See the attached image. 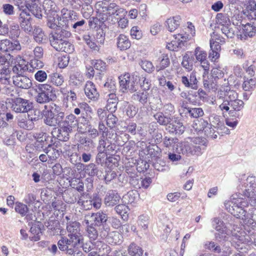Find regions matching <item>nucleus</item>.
<instances>
[{
    "mask_svg": "<svg viewBox=\"0 0 256 256\" xmlns=\"http://www.w3.org/2000/svg\"><path fill=\"white\" fill-rule=\"evenodd\" d=\"M178 141L176 138L164 136L162 142L164 146L168 148L174 149L176 145V152L187 156H200L207 146L206 140L199 137L193 138L192 144L186 142L178 143Z\"/></svg>",
    "mask_w": 256,
    "mask_h": 256,
    "instance_id": "f257e3e1",
    "label": "nucleus"
},
{
    "mask_svg": "<svg viewBox=\"0 0 256 256\" xmlns=\"http://www.w3.org/2000/svg\"><path fill=\"white\" fill-rule=\"evenodd\" d=\"M42 110L44 123L50 126H56L61 120L64 118V112L61 106L50 102L44 106Z\"/></svg>",
    "mask_w": 256,
    "mask_h": 256,
    "instance_id": "f03ea898",
    "label": "nucleus"
},
{
    "mask_svg": "<svg viewBox=\"0 0 256 256\" xmlns=\"http://www.w3.org/2000/svg\"><path fill=\"white\" fill-rule=\"evenodd\" d=\"M188 26L184 28V32H180L174 36V39L166 45L170 50L176 51L178 48H182L188 40L194 36L195 34L194 26L191 22H188Z\"/></svg>",
    "mask_w": 256,
    "mask_h": 256,
    "instance_id": "7ed1b4c3",
    "label": "nucleus"
},
{
    "mask_svg": "<svg viewBox=\"0 0 256 256\" xmlns=\"http://www.w3.org/2000/svg\"><path fill=\"white\" fill-rule=\"evenodd\" d=\"M120 86V90L124 92L129 90L130 92H134L138 90V82L140 81V77L134 74L129 73L125 74L119 77Z\"/></svg>",
    "mask_w": 256,
    "mask_h": 256,
    "instance_id": "20e7f679",
    "label": "nucleus"
},
{
    "mask_svg": "<svg viewBox=\"0 0 256 256\" xmlns=\"http://www.w3.org/2000/svg\"><path fill=\"white\" fill-rule=\"evenodd\" d=\"M232 91L228 92L220 91L216 93V99L222 103L219 105V109L224 114L225 112H228L230 114V111L232 110V100L234 96L232 93Z\"/></svg>",
    "mask_w": 256,
    "mask_h": 256,
    "instance_id": "39448f33",
    "label": "nucleus"
},
{
    "mask_svg": "<svg viewBox=\"0 0 256 256\" xmlns=\"http://www.w3.org/2000/svg\"><path fill=\"white\" fill-rule=\"evenodd\" d=\"M54 88L48 84H40L36 90L37 94L35 100L37 102L44 104L49 102L51 100V96Z\"/></svg>",
    "mask_w": 256,
    "mask_h": 256,
    "instance_id": "423d86ee",
    "label": "nucleus"
},
{
    "mask_svg": "<svg viewBox=\"0 0 256 256\" xmlns=\"http://www.w3.org/2000/svg\"><path fill=\"white\" fill-rule=\"evenodd\" d=\"M212 226L216 230L215 237L216 239L226 240L228 236L232 234L234 230H228L224 222L218 218H214L212 221Z\"/></svg>",
    "mask_w": 256,
    "mask_h": 256,
    "instance_id": "0eeeda50",
    "label": "nucleus"
},
{
    "mask_svg": "<svg viewBox=\"0 0 256 256\" xmlns=\"http://www.w3.org/2000/svg\"><path fill=\"white\" fill-rule=\"evenodd\" d=\"M32 102L28 100L20 97L12 100L11 108L16 112H28L32 109Z\"/></svg>",
    "mask_w": 256,
    "mask_h": 256,
    "instance_id": "6e6552de",
    "label": "nucleus"
},
{
    "mask_svg": "<svg viewBox=\"0 0 256 256\" xmlns=\"http://www.w3.org/2000/svg\"><path fill=\"white\" fill-rule=\"evenodd\" d=\"M68 238L62 236L58 242V246L60 250L68 252V250L70 248L77 247L82 243V240L77 238L70 234L68 236Z\"/></svg>",
    "mask_w": 256,
    "mask_h": 256,
    "instance_id": "1a4fd4ad",
    "label": "nucleus"
},
{
    "mask_svg": "<svg viewBox=\"0 0 256 256\" xmlns=\"http://www.w3.org/2000/svg\"><path fill=\"white\" fill-rule=\"evenodd\" d=\"M108 219L106 214L102 211H99L92 214H87L84 216V222L86 224L100 226L105 223Z\"/></svg>",
    "mask_w": 256,
    "mask_h": 256,
    "instance_id": "9d476101",
    "label": "nucleus"
},
{
    "mask_svg": "<svg viewBox=\"0 0 256 256\" xmlns=\"http://www.w3.org/2000/svg\"><path fill=\"white\" fill-rule=\"evenodd\" d=\"M240 204L243 206H248V202L247 200H245L244 198H236L233 196L232 198L230 200L226 202L224 204L227 210L236 217V215H238L236 210L238 208Z\"/></svg>",
    "mask_w": 256,
    "mask_h": 256,
    "instance_id": "9b49d317",
    "label": "nucleus"
},
{
    "mask_svg": "<svg viewBox=\"0 0 256 256\" xmlns=\"http://www.w3.org/2000/svg\"><path fill=\"white\" fill-rule=\"evenodd\" d=\"M232 240L236 242L252 244L255 234L252 233L250 236L248 235L244 231L240 229V228L236 227V229H234V232H232Z\"/></svg>",
    "mask_w": 256,
    "mask_h": 256,
    "instance_id": "f8f14e48",
    "label": "nucleus"
},
{
    "mask_svg": "<svg viewBox=\"0 0 256 256\" xmlns=\"http://www.w3.org/2000/svg\"><path fill=\"white\" fill-rule=\"evenodd\" d=\"M71 36V33L60 27L56 28V31L54 32H51L49 36L50 42L51 46L54 44V42L58 43L67 38H70Z\"/></svg>",
    "mask_w": 256,
    "mask_h": 256,
    "instance_id": "ddd939ff",
    "label": "nucleus"
},
{
    "mask_svg": "<svg viewBox=\"0 0 256 256\" xmlns=\"http://www.w3.org/2000/svg\"><path fill=\"white\" fill-rule=\"evenodd\" d=\"M232 93L234 97L232 100V107L230 111V116L240 118L242 116L240 112L244 108V103L243 100L238 98V94L236 91H232Z\"/></svg>",
    "mask_w": 256,
    "mask_h": 256,
    "instance_id": "4468645a",
    "label": "nucleus"
},
{
    "mask_svg": "<svg viewBox=\"0 0 256 256\" xmlns=\"http://www.w3.org/2000/svg\"><path fill=\"white\" fill-rule=\"evenodd\" d=\"M194 56L196 60L200 62L202 67L204 68V74L208 73L210 64L207 60V52L198 46L194 50Z\"/></svg>",
    "mask_w": 256,
    "mask_h": 256,
    "instance_id": "2eb2a0df",
    "label": "nucleus"
},
{
    "mask_svg": "<svg viewBox=\"0 0 256 256\" xmlns=\"http://www.w3.org/2000/svg\"><path fill=\"white\" fill-rule=\"evenodd\" d=\"M21 50V46L18 40L12 42L8 39L0 41V50L5 52H18Z\"/></svg>",
    "mask_w": 256,
    "mask_h": 256,
    "instance_id": "dca6fc26",
    "label": "nucleus"
},
{
    "mask_svg": "<svg viewBox=\"0 0 256 256\" xmlns=\"http://www.w3.org/2000/svg\"><path fill=\"white\" fill-rule=\"evenodd\" d=\"M256 34V20L254 22L247 23L242 26V34L238 35L240 40H246L248 37H252Z\"/></svg>",
    "mask_w": 256,
    "mask_h": 256,
    "instance_id": "f3484780",
    "label": "nucleus"
},
{
    "mask_svg": "<svg viewBox=\"0 0 256 256\" xmlns=\"http://www.w3.org/2000/svg\"><path fill=\"white\" fill-rule=\"evenodd\" d=\"M62 18L66 21V27H70V23L78 20L79 15L74 10L62 8L61 10Z\"/></svg>",
    "mask_w": 256,
    "mask_h": 256,
    "instance_id": "a211bd4d",
    "label": "nucleus"
},
{
    "mask_svg": "<svg viewBox=\"0 0 256 256\" xmlns=\"http://www.w3.org/2000/svg\"><path fill=\"white\" fill-rule=\"evenodd\" d=\"M151 92V94L148 98L151 108L155 110H161L163 106V104L157 90H152Z\"/></svg>",
    "mask_w": 256,
    "mask_h": 256,
    "instance_id": "6ab92c4d",
    "label": "nucleus"
},
{
    "mask_svg": "<svg viewBox=\"0 0 256 256\" xmlns=\"http://www.w3.org/2000/svg\"><path fill=\"white\" fill-rule=\"evenodd\" d=\"M84 93L88 98L96 101L98 100L100 94L95 84L91 81H88L84 86Z\"/></svg>",
    "mask_w": 256,
    "mask_h": 256,
    "instance_id": "aec40b11",
    "label": "nucleus"
},
{
    "mask_svg": "<svg viewBox=\"0 0 256 256\" xmlns=\"http://www.w3.org/2000/svg\"><path fill=\"white\" fill-rule=\"evenodd\" d=\"M196 74V72H192L190 74L189 78L186 76H182L181 78L182 84L186 88L197 90L198 86Z\"/></svg>",
    "mask_w": 256,
    "mask_h": 256,
    "instance_id": "412c9836",
    "label": "nucleus"
},
{
    "mask_svg": "<svg viewBox=\"0 0 256 256\" xmlns=\"http://www.w3.org/2000/svg\"><path fill=\"white\" fill-rule=\"evenodd\" d=\"M120 199V195L114 190L108 192L104 198V204L107 206H113L117 204Z\"/></svg>",
    "mask_w": 256,
    "mask_h": 256,
    "instance_id": "4be33fe9",
    "label": "nucleus"
},
{
    "mask_svg": "<svg viewBox=\"0 0 256 256\" xmlns=\"http://www.w3.org/2000/svg\"><path fill=\"white\" fill-rule=\"evenodd\" d=\"M66 229L68 232V234L83 240L82 236L80 232V224L78 222H70L67 224Z\"/></svg>",
    "mask_w": 256,
    "mask_h": 256,
    "instance_id": "5701e85b",
    "label": "nucleus"
},
{
    "mask_svg": "<svg viewBox=\"0 0 256 256\" xmlns=\"http://www.w3.org/2000/svg\"><path fill=\"white\" fill-rule=\"evenodd\" d=\"M77 124L78 120L76 116L73 114H70L66 117L64 116L63 120H61L58 123L57 125L61 126L72 130V128L76 127Z\"/></svg>",
    "mask_w": 256,
    "mask_h": 256,
    "instance_id": "b1692460",
    "label": "nucleus"
},
{
    "mask_svg": "<svg viewBox=\"0 0 256 256\" xmlns=\"http://www.w3.org/2000/svg\"><path fill=\"white\" fill-rule=\"evenodd\" d=\"M13 82L16 86L24 89H28L32 85L31 80L22 74L14 76Z\"/></svg>",
    "mask_w": 256,
    "mask_h": 256,
    "instance_id": "393cba45",
    "label": "nucleus"
},
{
    "mask_svg": "<svg viewBox=\"0 0 256 256\" xmlns=\"http://www.w3.org/2000/svg\"><path fill=\"white\" fill-rule=\"evenodd\" d=\"M28 118H22L18 122V126L24 129L32 130L34 128V122L38 120V116H31L28 114Z\"/></svg>",
    "mask_w": 256,
    "mask_h": 256,
    "instance_id": "a878e982",
    "label": "nucleus"
},
{
    "mask_svg": "<svg viewBox=\"0 0 256 256\" xmlns=\"http://www.w3.org/2000/svg\"><path fill=\"white\" fill-rule=\"evenodd\" d=\"M44 152L48 155L49 161L52 163L54 161H56L59 157L61 150L56 148V146L55 144H48L47 147L44 149Z\"/></svg>",
    "mask_w": 256,
    "mask_h": 256,
    "instance_id": "bb28decb",
    "label": "nucleus"
},
{
    "mask_svg": "<svg viewBox=\"0 0 256 256\" xmlns=\"http://www.w3.org/2000/svg\"><path fill=\"white\" fill-rule=\"evenodd\" d=\"M52 46L57 51L64 52L66 53H72L74 50V46L66 40H64L58 43H54Z\"/></svg>",
    "mask_w": 256,
    "mask_h": 256,
    "instance_id": "cd10ccee",
    "label": "nucleus"
},
{
    "mask_svg": "<svg viewBox=\"0 0 256 256\" xmlns=\"http://www.w3.org/2000/svg\"><path fill=\"white\" fill-rule=\"evenodd\" d=\"M28 69L26 62L20 56L16 58V64L12 69L14 73L17 74L18 76H20L23 74Z\"/></svg>",
    "mask_w": 256,
    "mask_h": 256,
    "instance_id": "c85d7f7f",
    "label": "nucleus"
},
{
    "mask_svg": "<svg viewBox=\"0 0 256 256\" xmlns=\"http://www.w3.org/2000/svg\"><path fill=\"white\" fill-rule=\"evenodd\" d=\"M166 130L170 134H182L184 131V126L179 121H172L170 122Z\"/></svg>",
    "mask_w": 256,
    "mask_h": 256,
    "instance_id": "c756f323",
    "label": "nucleus"
},
{
    "mask_svg": "<svg viewBox=\"0 0 256 256\" xmlns=\"http://www.w3.org/2000/svg\"><path fill=\"white\" fill-rule=\"evenodd\" d=\"M14 5L17 6L21 12L20 14L19 19H31L30 14V8L26 6L22 0H16Z\"/></svg>",
    "mask_w": 256,
    "mask_h": 256,
    "instance_id": "7c9ffc66",
    "label": "nucleus"
},
{
    "mask_svg": "<svg viewBox=\"0 0 256 256\" xmlns=\"http://www.w3.org/2000/svg\"><path fill=\"white\" fill-rule=\"evenodd\" d=\"M192 128L198 132H202L206 134L208 133V130L210 128L208 122L203 118H200L194 121Z\"/></svg>",
    "mask_w": 256,
    "mask_h": 256,
    "instance_id": "2f4dec72",
    "label": "nucleus"
},
{
    "mask_svg": "<svg viewBox=\"0 0 256 256\" xmlns=\"http://www.w3.org/2000/svg\"><path fill=\"white\" fill-rule=\"evenodd\" d=\"M107 104L106 108L111 113L114 112L117 108L118 98L115 93H110L108 95Z\"/></svg>",
    "mask_w": 256,
    "mask_h": 256,
    "instance_id": "473e14b6",
    "label": "nucleus"
},
{
    "mask_svg": "<svg viewBox=\"0 0 256 256\" xmlns=\"http://www.w3.org/2000/svg\"><path fill=\"white\" fill-rule=\"evenodd\" d=\"M182 18L180 16H176L168 18L166 21V27L168 30L170 32H174L180 24Z\"/></svg>",
    "mask_w": 256,
    "mask_h": 256,
    "instance_id": "72a5a7b5",
    "label": "nucleus"
},
{
    "mask_svg": "<svg viewBox=\"0 0 256 256\" xmlns=\"http://www.w3.org/2000/svg\"><path fill=\"white\" fill-rule=\"evenodd\" d=\"M117 47L120 50H125L129 48L131 46L128 38L124 34H120L116 38Z\"/></svg>",
    "mask_w": 256,
    "mask_h": 256,
    "instance_id": "f704fd0d",
    "label": "nucleus"
},
{
    "mask_svg": "<svg viewBox=\"0 0 256 256\" xmlns=\"http://www.w3.org/2000/svg\"><path fill=\"white\" fill-rule=\"evenodd\" d=\"M132 99L142 105H144L148 101V94L147 92L139 90L135 92L132 96Z\"/></svg>",
    "mask_w": 256,
    "mask_h": 256,
    "instance_id": "c9c22d12",
    "label": "nucleus"
},
{
    "mask_svg": "<svg viewBox=\"0 0 256 256\" xmlns=\"http://www.w3.org/2000/svg\"><path fill=\"white\" fill-rule=\"evenodd\" d=\"M102 5H103V2H98L96 4V8L97 10L96 18L98 19L100 23L103 24L104 22L108 20L110 16L108 14H107V12H106V11H104Z\"/></svg>",
    "mask_w": 256,
    "mask_h": 256,
    "instance_id": "e433bc0d",
    "label": "nucleus"
},
{
    "mask_svg": "<svg viewBox=\"0 0 256 256\" xmlns=\"http://www.w3.org/2000/svg\"><path fill=\"white\" fill-rule=\"evenodd\" d=\"M152 182V178L150 177H147L144 179H132L130 183L136 188H140L141 187L147 188Z\"/></svg>",
    "mask_w": 256,
    "mask_h": 256,
    "instance_id": "4c0bfd02",
    "label": "nucleus"
},
{
    "mask_svg": "<svg viewBox=\"0 0 256 256\" xmlns=\"http://www.w3.org/2000/svg\"><path fill=\"white\" fill-rule=\"evenodd\" d=\"M154 119L162 126H167L171 122L172 118L168 115L164 114L162 112H158L154 115Z\"/></svg>",
    "mask_w": 256,
    "mask_h": 256,
    "instance_id": "58836bf2",
    "label": "nucleus"
},
{
    "mask_svg": "<svg viewBox=\"0 0 256 256\" xmlns=\"http://www.w3.org/2000/svg\"><path fill=\"white\" fill-rule=\"evenodd\" d=\"M210 52L209 53V58L212 62H215L220 57L219 52L220 50L221 46L218 44L212 43L210 40Z\"/></svg>",
    "mask_w": 256,
    "mask_h": 256,
    "instance_id": "ea45409f",
    "label": "nucleus"
},
{
    "mask_svg": "<svg viewBox=\"0 0 256 256\" xmlns=\"http://www.w3.org/2000/svg\"><path fill=\"white\" fill-rule=\"evenodd\" d=\"M60 128L58 130V134L56 136L58 140L63 142H66L70 138V134L72 130L67 128L59 126Z\"/></svg>",
    "mask_w": 256,
    "mask_h": 256,
    "instance_id": "a19ab883",
    "label": "nucleus"
},
{
    "mask_svg": "<svg viewBox=\"0 0 256 256\" xmlns=\"http://www.w3.org/2000/svg\"><path fill=\"white\" fill-rule=\"evenodd\" d=\"M32 32L34 41L38 44L42 43L46 36L42 29L38 26H35Z\"/></svg>",
    "mask_w": 256,
    "mask_h": 256,
    "instance_id": "79ce46f5",
    "label": "nucleus"
},
{
    "mask_svg": "<svg viewBox=\"0 0 256 256\" xmlns=\"http://www.w3.org/2000/svg\"><path fill=\"white\" fill-rule=\"evenodd\" d=\"M246 9L248 18L256 20V2L254 0H250L246 6Z\"/></svg>",
    "mask_w": 256,
    "mask_h": 256,
    "instance_id": "37998d69",
    "label": "nucleus"
},
{
    "mask_svg": "<svg viewBox=\"0 0 256 256\" xmlns=\"http://www.w3.org/2000/svg\"><path fill=\"white\" fill-rule=\"evenodd\" d=\"M31 19H19L21 28L26 33L30 34L33 30Z\"/></svg>",
    "mask_w": 256,
    "mask_h": 256,
    "instance_id": "c03bdc74",
    "label": "nucleus"
},
{
    "mask_svg": "<svg viewBox=\"0 0 256 256\" xmlns=\"http://www.w3.org/2000/svg\"><path fill=\"white\" fill-rule=\"evenodd\" d=\"M64 96V100L66 102H70L73 105L74 104V102L76 101L77 96L76 93L74 92V90H66L64 92L62 93Z\"/></svg>",
    "mask_w": 256,
    "mask_h": 256,
    "instance_id": "a18cd8bd",
    "label": "nucleus"
},
{
    "mask_svg": "<svg viewBox=\"0 0 256 256\" xmlns=\"http://www.w3.org/2000/svg\"><path fill=\"white\" fill-rule=\"evenodd\" d=\"M217 23L218 24V27L223 26H229L230 24V18L228 16L222 13L218 14L216 16Z\"/></svg>",
    "mask_w": 256,
    "mask_h": 256,
    "instance_id": "49530a36",
    "label": "nucleus"
},
{
    "mask_svg": "<svg viewBox=\"0 0 256 256\" xmlns=\"http://www.w3.org/2000/svg\"><path fill=\"white\" fill-rule=\"evenodd\" d=\"M128 254L132 256H142L143 254L142 248L135 244H131L128 248Z\"/></svg>",
    "mask_w": 256,
    "mask_h": 256,
    "instance_id": "de8ad7c7",
    "label": "nucleus"
},
{
    "mask_svg": "<svg viewBox=\"0 0 256 256\" xmlns=\"http://www.w3.org/2000/svg\"><path fill=\"white\" fill-rule=\"evenodd\" d=\"M9 36L12 39H16L20 36V30L18 24L13 23L10 26Z\"/></svg>",
    "mask_w": 256,
    "mask_h": 256,
    "instance_id": "09e8293b",
    "label": "nucleus"
},
{
    "mask_svg": "<svg viewBox=\"0 0 256 256\" xmlns=\"http://www.w3.org/2000/svg\"><path fill=\"white\" fill-rule=\"evenodd\" d=\"M82 81V76L78 72H74L70 76V83L74 86H79Z\"/></svg>",
    "mask_w": 256,
    "mask_h": 256,
    "instance_id": "8fccbe9b",
    "label": "nucleus"
},
{
    "mask_svg": "<svg viewBox=\"0 0 256 256\" xmlns=\"http://www.w3.org/2000/svg\"><path fill=\"white\" fill-rule=\"evenodd\" d=\"M50 82L56 86H61L64 82V78L58 73H53L49 75Z\"/></svg>",
    "mask_w": 256,
    "mask_h": 256,
    "instance_id": "3c124183",
    "label": "nucleus"
},
{
    "mask_svg": "<svg viewBox=\"0 0 256 256\" xmlns=\"http://www.w3.org/2000/svg\"><path fill=\"white\" fill-rule=\"evenodd\" d=\"M104 11H106V12L109 14V16L118 14V6L114 3H111L108 6H104L102 5Z\"/></svg>",
    "mask_w": 256,
    "mask_h": 256,
    "instance_id": "603ef678",
    "label": "nucleus"
},
{
    "mask_svg": "<svg viewBox=\"0 0 256 256\" xmlns=\"http://www.w3.org/2000/svg\"><path fill=\"white\" fill-rule=\"evenodd\" d=\"M112 158L111 157H109L108 158H107L106 152L99 150V152L96 155V162L98 164H100L101 166H102L106 160H108L110 162H111Z\"/></svg>",
    "mask_w": 256,
    "mask_h": 256,
    "instance_id": "864d4df0",
    "label": "nucleus"
},
{
    "mask_svg": "<svg viewBox=\"0 0 256 256\" xmlns=\"http://www.w3.org/2000/svg\"><path fill=\"white\" fill-rule=\"evenodd\" d=\"M85 172L90 176H94L98 174V170L96 165L94 163H90L85 166L84 168Z\"/></svg>",
    "mask_w": 256,
    "mask_h": 256,
    "instance_id": "5fc2aeb1",
    "label": "nucleus"
},
{
    "mask_svg": "<svg viewBox=\"0 0 256 256\" xmlns=\"http://www.w3.org/2000/svg\"><path fill=\"white\" fill-rule=\"evenodd\" d=\"M210 124H208L209 126L214 128L218 130V128L221 126L222 122L220 120V116L215 114L210 115L209 117Z\"/></svg>",
    "mask_w": 256,
    "mask_h": 256,
    "instance_id": "6e6d98bb",
    "label": "nucleus"
},
{
    "mask_svg": "<svg viewBox=\"0 0 256 256\" xmlns=\"http://www.w3.org/2000/svg\"><path fill=\"white\" fill-rule=\"evenodd\" d=\"M130 136L128 134L120 133V134H118L116 141H114V144L120 146H123L127 142Z\"/></svg>",
    "mask_w": 256,
    "mask_h": 256,
    "instance_id": "4d7b16f0",
    "label": "nucleus"
},
{
    "mask_svg": "<svg viewBox=\"0 0 256 256\" xmlns=\"http://www.w3.org/2000/svg\"><path fill=\"white\" fill-rule=\"evenodd\" d=\"M220 30L221 32L224 34V37L228 38H232L234 36V30L229 26H223L221 27H218Z\"/></svg>",
    "mask_w": 256,
    "mask_h": 256,
    "instance_id": "13d9d810",
    "label": "nucleus"
},
{
    "mask_svg": "<svg viewBox=\"0 0 256 256\" xmlns=\"http://www.w3.org/2000/svg\"><path fill=\"white\" fill-rule=\"evenodd\" d=\"M243 195L248 198L249 202L252 206H256V191L252 192V193L249 191V189H246L243 192Z\"/></svg>",
    "mask_w": 256,
    "mask_h": 256,
    "instance_id": "bf43d9fd",
    "label": "nucleus"
},
{
    "mask_svg": "<svg viewBox=\"0 0 256 256\" xmlns=\"http://www.w3.org/2000/svg\"><path fill=\"white\" fill-rule=\"evenodd\" d=\"M14 210L16 212L20 214L21 216H26L28 210V208L26 204L22 202H16Z\"/></svg>",
    "mask_w": 256,
    "mask_h": 256,
    "instance_id": "052dcab7",
    "label": "nucleus"
},
{
    "mask_svg": "<svg viewBox=\"0 0 256 256\" xmlns=\"http://www.w3.org/2000/svg\"><path fill=\"white\" fill-rule=\"evenodd\" d=\"M212 78L214 79V80L216 81L223 80L224 78V72L220 68H214L212 70Z\"/></svg>",
    "mask_w": 256,
    "mask_h": 256,
    "instance_id": "680f3d73",
    "label": "nucleus"
},
{
    "mask_svg": "<svg viewBox=\"0 0 256 256\" xmlns=\"http://www.w3.org/2000/svg\"><path fill=\"white\" fill-rule=\"evenodd\" d=\"M101 246L100 248H98V252H92L90 253L89 256H102L105 254L104 250H106V252L109 250V247L104 244H102L101 242H99L98 244V246Z\"/></svg>",
    "mask_w": 256,
    "mask_h": 256,
    "instance_id": "e2e57ef3",
    "label": "nucleus"
},
{
    "mask_svg": "<svg viewBox=\"0 0 256 256\" xmlns=\"http://www.w3.org/2000/svg\"><path fill=\"white\" fill-rule=\"evenodd\" d=\"M81 11L83 17L86 19L90 18L94 12L93 8L90 4H83Z\"/></svg>",
    "mask_w": 256,
    "mask_h": 256,
    "instance_id": "0e129e2a",
    "label": "nucleus"
},
{
    "mask_svg": "<svg viewBox=\"0 0 256 256\" xmlns=\"http://www.w3.org/2000/svg\"><path fill=\"white\" fill-rule=\"evenodd\" d=\"M87 226V234L90 240H96L98 236V232L96 228L94 226V225L86 224Z\"/></svg>",
    "mask_w": 256,
    "mask_h": 256,
    "instance_id": "69168bd1",
    "label": "nucleus"
},
{
    "mask_svg": "<svg viewBox=\"0 0 256 256\" xmlns=\"http://www.w3.org/2000/svg\"><path fill=\"white\" fill-rule=\"evenodd\" d=\"M78 106L81 110H84L86 114V118L88 120H91L92 117L93 112L92 108L86 103L82 102L78 104Z\"/></svg>",
    "mask_w": 256,
    "mask_h": 256,
    "instance_id": "338daca9",
    "label": "nucleus"
},
{
    "mask_svg": "<svg viewBox=\"0 0 256 256\" xmlns=\"http://www.w3.org/2000/svg\"><path fill=\"white\" fill-rule=\"evenodd\" d=\"M128 209V206L124 204H118L114 208L116 213L120 214L124 220L127 218L128 215L126 213Z\"/></svg>",
    "mask_w": 256,
    "mask_h": 256,
    "instance_id": "774afa93",
    "label": "nucleus"
}]
</instances>
